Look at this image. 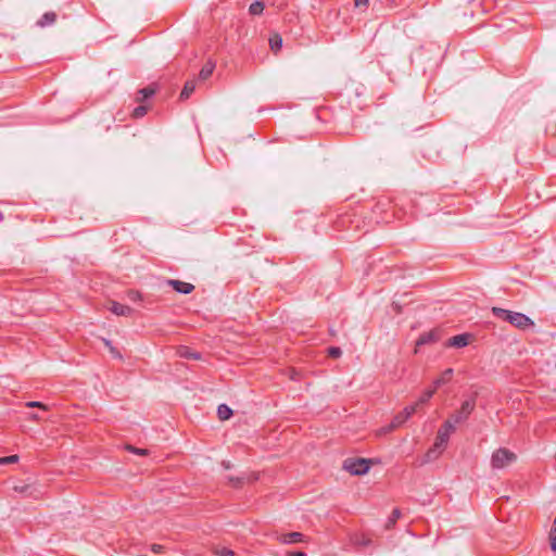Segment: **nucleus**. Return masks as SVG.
Masks as SVG:
<instances>
[{"label":"nucleus","instance_id":"obj_6","mask_svg":"<svg viewBox=\"0 0 556 556\" xmlns=\"http://www.w3.org/2000/svg\"><path fill=\"white\" fill-rule=\"evenodd\" d=\"M166 283L172 286L176 292L181 294H189L194 290V286L192 283L181 280L168 279Z\"/></svg>","mask_w":556,"mask_h":556},{"label":"nucleus","instance_id":"obj_9","mask_svg":"<svg viewBox=\"0 0 556 556\" xmlns=\"http://www.w3.org/2000/svg\"><path fill=\"white\" fill-rule=\"evenodd\" d=\"M110 311L117 316H129L132 313L131 307L116 301L111 303Z\"/></svg>","mask_w":556,"mask_h":556},{"label":"nucleus","instance_id":"obj_40","mask_svg":"<svg viewBox=\"0 0 556 556\" xmlns=\"http://www.w3.org/2000/svg\"><path fill=\"white\" fill-rule=\"evenodd\" d=\"M103 341H104L105 346L109 348V350L111 349V346H113L110 340L104 339Z\"/></svg>","mask_w":556,"mask_h":556},{"label":"nucleus","instance_id":"obj_16","mask_svg":"<svg viewBox=\"0 0 556 556\" xmlns=\"http://www.w3.org/2000/svg\"><path fill=\"white\" fill-rule=\"evenodd\" d=\"M407 420V417L401 412L399 413L391 421V424L386 428V432L392 431L397 427L402 426Z\"/></svg>","mask_w":556,"mask_h":556},{"label":"nucleus","instance_id":"obj_23","mask_svg":"<svg viewBox=\"0 0 556 556\" xmlns=\"http://www.w3.org/2000/svg\"><path fill=\"white\" fill-rule=\"evenodd\" d=\"M551 548L556 552V517L549 532Z\"/></svg>","mask_w":556,"mask_h":556},{"label":"nucleus","instance_id":"obj_37","mask_svg":"<svg viewBox=\"0 0 556 556\" xmlns=\"http://www.w3.org/2000/svg\"><path fill=\"white\" fill-rule=\"evenodd\" d=\"M368 4V0H355V7H366Z\"/></svg>","mask_w":556,"mask_h":556},{"label":"nucleus","instance_id":"obj_31","mask_svg":"<svg viewBox=\"0 0 556 556\" xmlns=\"http://www.w3.org/2000/svg\"><path fill=\"white\" fill-rule=\"evenodd\" d=\"M127 450L132 452V453H135V454H137V455H141V456L148 454L147 450L134 447V446H130V445L127 446Z\"/></svg>","mask_w":556,"mask_h":556},{"label":"nucleus","instance_id":"obj_18","mask_svg":"<svg viewBox=\"0 0 556 556\" xmlns=\"http://www.w3.org/2000/svg\"><path fill=\"white\" fill-rule=\"evenodd\" d=\"M217 416L220 420H227L232 416V409L226 404H220L217 407Z\"/></svg>","mask_w":556,"mask_h":556},{"label":"nucleus","instance_id":"obj_20","mask_svg":"<svg viewBox=\"0 0 556 556\" xmlns=\"http://www.w3.org/2000/svg\"><path fill=\"white\" fill-rule=\"evenodd\" d=\"M435 391H437V389L434 387L432 389H430V390L425 391L421 394V396L418 399V401L416 402V403H418V407L420 405H424V404L428 403L430 401V399L433 396Z\"/></svg>","mask_w":556,"mask_h":556},{"label":"nucleus","instance_id":"obj_3","mask_svg":"<svg viewBox=\"0 0 556 556\" xmlns=\"http://www.w3.org/2000/svg\"><path fill=\"white\" fill-rule=\"evenodd\" d=\"M343 468L354 476H362L368 472L370 460L366 458H346Z\"/></svg>","mask_w":556,"mask_h":556},{"label":"nucleus","instance_id":"obj_17","mask_svg":"<svg viewBox=\"0 0 556 556\" xmlns=\"http://www.w3.org/2000/svg\"><path fill=\"white\" fill-rule=\"evenodd\" d=\"M178 353L181 357L187 359H200L201 354L194 351H191L188 346H180Z\"/></svg>","mask_w":556,"mask_h":556},{"label":"nucleus","instance_id":"obj_5","mask_svg":"<svg viewBox=\"0 0 556 556\" xmlns=\"http://www.w3.org/2000/svg\"><path fill=\"white\" fill-rule=\"evenodd\" d=\"M450 435L444 431L438 430L437 438L432 448H430L427 453V457L429 459L435 458L446 446L448 442Z\"/></svg>","mask_w":556,"mask_h":556},{"label":"nucleus","instance_id":"obj_27","mask_svg":"<svg viewBox=\"0 0 556 556\" xmlns=\"http://www.w3.org/2000/svg\"><path fill=\"white\" fill-rule=\"evenodd\" d=\"M328 355L332 358H338L342 355V350L339 346H330L328 349Z\"/></svg>","mask_w":556,"mask_h":556},{"label":"nucleus","instance_id":"obj_7","mask_svg":"<svg viewBox=\"0 0 556 556\" xmlns=\"http://www.w3.org/2000/svg\"><path fill=\"white\" fill-rule=\"evenodd\" d=\"M469 338H470L469 333L457 334V336L450 338L447 340L446 345L452 346V348H457V349L465 348L469 344Z\"/></svg>","mask_w":556,"mask_h":556},{"label":"nucleus","instance_id":"obj_36","mask_svg":"<svg viewBox=\"0 0 556 556\" xmlns=\"http://www.w3.org/2000/svg\"><path fill=\"white\" fill-rule=\"evenodd\" d=\"M110 352L113 355V357L122 358L121 353L114 346H111Z\"/></svg>","mask_w":556,"mask_h":556},{"label":"nucleus","instance_id":"obj_29","mask_svg":"<svg viewBox=\"0 0 556 556\" xmlns=\"http://www.w3.org/2000/svg\"><path fill=\"white\" fill-rule=\"evenodd\" d=\"M127 298L132 301V302H137V301H140L142 299V295L140 292L138 291H135V290H130L128 291L127 293Z\"/></svg>","mask_w":556,"mask_h":556},{"label":"nucleus","instance_id":"obj_11","mask_svg":"<svg viewBox=\"0 0 556 556\" xmlns=\"http://www.w3.org/2000/svg\"><path fill=\"white\" fill-rule=\"evenodd\" d=\"M56 21V14L52 11L50 12H46L38 21H37V25L39 27H47V26H51L55 23Z\"/></svg>","mask_w":556,"mask_h":556},{"label":"nucleus","instance_id":"obj_15","mask_svg":"<svg viewBox=\"0 0 556 556\" xmlns=\"http://www.w3.org/2000/svg\"><path fill=\"white\" fill-rule=\"evenodd\" d=\"M452 376H453V369L452 368H448V369L444 370L443 374L441 375V377L433 381V387L435 389L440 388L441 386H443L446 382H448L451 380Z\"/></svg>","mask_w":556,"mask_h":556},{"label":"nucleus","instance_id":"obj_30","mask_svg":"<svg viewBox=\"0 0 556 556\" xmlns=\"http://www.w3.org/2000/svg\"><path fill=\"white\" fill-rule=\"evenodd\" d=\"M400 516H401L400 509H397V508L393 509L391 517L389 518V521H388V527H390L391 525H394L396 522V520L400 518Z\"/></svg>","mask_w":556,"mask_h":556},{"label":"nucleus","instance_id":"obj_8","mask_svg":"<svg viewBox=\"0 0 556 556\" xmlns=\"http://www.w3.org/2000/svg\"><path fill=\"white\" fill-rule=\"evenodd\" d=\"M439 340V333L435 330H430L428 332H424L419 336V338L416 341V349L426 345L434 343Z\"/></svg>","mask_w":556,"mask_h":556},{"label":"nucleus","instance_id":"obj_34","mask_svg":"<svg viewBox=\"0 0 556 556\" xmlns=\"http://www.w3.org/2000/svg\"><path fill=\"white\" fill-rule=\"evenodd\" d=\"M164 549H165V547L163 545H161V544H153V545H151V551L153 553H155V554H161V553L164 552Z\"/></svg>","mask_w":556,"mask_h":556},{"label":"nucleus","instance_id":"obj_33","mask_svg":"<svg viewBox=\"0 0 556 556\" xmlns=\"http://www.w3.org/2000/svg\"><path fill=\"white\" fill-rule=\"evenodd\" d=\"M216 553L220 556H235V552L227 547H222Z\"/></svg>","mask_w":556,"mask_h":556},{"label":"nucleus","instance_id":"obj_26","mask_svg":"<svg viewBox=\"0 0 556 556\" xmlns=\"http://www.w3.org/2000/svg\"><path fill=\"white\" fill-rule=\"evenodd\" d=\"M417 408H418V403H415V404H413V405H408V406H406V407L402 410V413H403V414L407 417V419H408L413 414H415V413H416Z\"/></svg>","mask_w":556,"mask_h":556},{"label":"nucleus","instance_id":"obj_39","mask_svg":"<svg viewBox=\"0 0 556 556\" xmlns=\"http://www.w3.org/2000/svg\"><path fill=\"white\" fill-rule=\"evenodd\" d=\"M222 466H223L225 469H230V468H231V464H230V462H228V460H223V462H222Z\"/></svg>","mask_w":556,"mask_h":556},{"label":"nucleus","instance_id":"obj_1","mask_svg":"<svg viewBox=\"0 0 556 556\" xmlns=\"http://www.w3.org/2000/svg\"><path fill=\"white\" fill-rule=\"evenodd\" d=\"M492 314L496 318L505 320L520 330L534 326L533 320L522 313L508 311L502 307H492Z\"/></svg>","mask_w":556,"mask_h":556},{"label":"nucleus","instance_id":"obj_12","mask_svg":"<svg viewBox=\"0 0 556 556\" xmlns=\"http://www.w3.org/2000/svg\"><path fill=\"white\" fill-rule=\"evenodd\" d=\"M215 63L208 60L201 68L199 73L200 80H206L214 72Z\"/></svg>","mask_w":556,"mask_h":556},{"label":"nucleus","instance_id":"obj_22","mask_svg":"<svg viewBox=\"0 0 556 556\" xmlns=\"http://www.w3.org/2000/svg\"><path fill=\"white\" fill-rule=\"evenodd\" d=\"M270 49L278 51L282 46V39L279 35H275L269 39Z\"/></svg>","mask_w":556,"mask_h":556},{"label":"nucleus","instance_id":"obj_38","mask_svg":"<svg viewBox=\"0 0 556 556\" xmlns=\"http://www.w3.org/2000/svg\"><path fill=\"white\" fill-rule=\"evenodd\" d=\"M288 556H307L304 552H292V553H289Z\"/></svg>","mask_w":556,"mask_h":556},{"label":"nucleus","instance_id":"obj_14","mask_svg":"<svg viewBox=\"0 0 556 556\" xmlns=\"http://www.w3.org/2000/svg\"><path fill=\"white\" fill-rule=\"evenodd\" d=\"M155 93V88L152 86L144 87L137 92L136 101L143 102Z\"/></svg>","mask_w":556,"mask_h":556},{"label":"nucleus","instance_id":"obj_13","mask_svg":"<svg viewBox=\"0 0 556 556\" xmlns=\"http://www.w3.org/2000/svg\"><path fill=\"white\" fill-rule=\"evenodd\" d=\"M195 80L194 79H189L185 83V86L180 92V99L181 100H186L188 99L192 92L195 90Z\"/></svg>","mask_w":556,"mask_h":556},{"label":"nucleus","instance_id":"obj_24","mask_svg":"<svg viewBox=\"0 0 556 556\" xmlns=\"http://www.w3.org/2000/svg\"><path fill=\"white\" fill-rule=\"evenodd\" d=\"M148 112V106L147 105H138L137 108L134 109L132 111V116L135 118H140V117H143Z\"/></svg>","mask_w":556,"mask_h":556},{"label":"nucleus","instance_id":"obj_35","mask_svg":"<svg viewBox=\"0 0 556 556\" xmlns=\"http://www.w3.org/2000/svg\"><path fill=\"white\" fill-rule=\"evenodd\" d=\"M358 545L367 546L371 543L369 539L362 538L359 541L356 542Z\"/></svg>","mask_w":556,"mask_h":556},{"label":"nucleus","instance_id":"obj_32","mask_svg":"<svg viewBox=\"0 0 556 556\" xmlns=\"http://www.w3.org/2000/svg\"><path fill=\"white\" fill-rule=\"evenodd\" d=\"M26 406L27 407H38V408H41V409H47V405H45L43 403L38 402V401L28 402V403H26Z\"/></svg>","mask_w":556,"mask_h":556},{"label":"nucleus","instance_id":"obj_19","mask_svg":"<svg viewBox=\"0 0 556 556\" xmlns=\"http://www.w3.org/2000/svg\"><path fill=\"white\" fill-rule=\"evenodd\" d=\"M265 4L263 1H255L251 3L249 12L251 15H261L264 11Z\"/></svg>","mask_w":556,"mask_h":556},{"label":"nucleus","instance_id":"obj_21","mask_svg":"<svg viewBox=\"0 0 556 556\" xmlns=\"http://www.w3.org/2000/svg\"><path fill=\"white\" fill-rule=\"evenodd\" d=\"M457 422H454V420L452 419V417H450L447 420L444 421V424L440 427V431H444L445 430V433L446 434H451L454 430H455V425Z\"/></svg>","mask_w":556,"mask_h":556},{"label":"nucleus","instance_id":"obj_41","mask_svg":"<svg viewBox=\"0 0 556 556\" xmlns=\"http://www.w3.org/2000/svg\"><path fill=\"white\" fill-rule=\"evenodd\" d=\"M31 418L35 419V420H39L40 419V417L37 414H33Z\"/></svg>","mask_w":556,"mask_h":556},{"label":"nucleus","instance_id":"obj_2","mask_svg":"<svg viewBox=\"0 0 556 556\" xmlns=\"http://www.w3.org/2000/svg\"><path fill=\"white\" fill-rule=\"evenodd\" d=\"M517 459L515 453L505 447H500L493 452L491 457V466L493 469H503L513 464Z\"/></svg>","mask_w":556,"mask_h":556},{"label":"nucleus","instance_id":"obj_28","mask_svg":"<svg viewBox=\"0 0 556 556\" xmlns=\"http://www.w3.org/2000/svg\"><path fill=\"white\" fill-rule=\"evenodd\" d=\"M18 460L17 455H10L5 457H0V465L14 464Z\"/></svg>","mask_w":556,"mask_h":556},{"label":"nucleus","instance_id":"obj_4","mask_svg":"<svg viewBox=\"0 0 556 556\" xmlns=\"http://www.w3.org/2000/svg\"><path fill=\"white\" fill-rule=\"evenodd\" d=\"M475 407H476V397L470 396L469 399L465 400L462 403L460 408L455 414H453L451 417L454 420V422H458V424L464 422L469 418V416L473 412Z\"/></svg>","mask_w":556,"mask_h":556},{"label":"nucleus","instance_id":"obj_10","mask_svg":"<svg viewBox=\"0 0 556 556\" xmlns=\"http://www.w3.org/2000/svg\"><path fill=\"white\" fill-rule=\"evenodd\" d=\"M281 543L283 544H292L304 541V535L301 532H289L282 534L280 538Z\"/></svg>","mask_w":556,"mask_h":556},{"label":"nucleus","instance_id":"obj_25","mask_svg":"<svg viewBox=\"0 0 556 556\" xmlns=\"http://www.w3.org/2000/svg\"><path fill=\"white\" fill-rule=\"evenodd\" d=\"M228 481L232 484L235 488H240L244 481L245 477H228Z\"/></svg>","mask_w":556,"mask_h":556}]
</instances>
